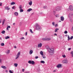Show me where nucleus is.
<instances>
[{"mask_svg":"<svg viewBox=\"0 0 73 73\" xmlns=\"http://www.w3.org/2000/svg\"><path fill=\"white\" fill-rule=\"evenodd\" d=\"M5 31H2L1 32V33H2V34H5Z\"/></svg>","mask_w":73,"mask_h":73,"instance_id":"a878e982","label":"nucleus"},{"mask_svg":"<svg viewBox=\"0 0 73 73\" xmlns=\"http://www.w3.org/2000/svg\"><path fill=\"white\" fill-rule=\"evenodd\" d=\"M62 65L61 64H58L57 66L56 67L58 68H61L62 67Z\"/></svg>","mask_w":73,"mask_h":73,"instance_id":"6e6552de","label":"nucleus"},{"mask_svg":"<svg viewBox=\"0 0 73 73\" xmlns=\"http://www.w3.org/2000/svg\"><path fill=\"white\" fill-rule=\"evenodd\" d=\"M42 40H43V41H45V40H46V38H43L42 39Z\"/></svg>","mask_w":73,"mask_h":73,"instance_id":"bb28decb","label":"nucleus"},{"mask_svg":"<svg viewBox=\"0 0 73 73\" xmlns=\"http://www.w3.org/2000/svg\"><path fill=\"white\" fill-rule=\"evenodd\" d=\"M56 17H59V15L58 14H57L56 16Z\"/></svg>","mask_w":73,"mask_h":73,"instance_id":"58836bf2","label":"nucleus"},{"mask_svg":"<svg viewBox=\"0 0 73 73\" xmlns=\"http://www.w3.org/2000/svg\"><path fill=\"white\" fill-rule=\"evenodd\" d=\"M7 31H8L9 30V29H8V27H7Z\"/></svg>","mask_w":73,"mask_h":73,"instance_id":"4d7b16f0","label":"nucleus"},{"mask_svg":"<svg viewBox=\"0 0 73 73\" xmlns=\"http://www.w3.org/2000/svg\"><path fill=\"white\" fill-rule=\"evenodd\" d=\"M17 65H18V64L17 63H15L14 64V66L15 67H17Z\"/></svg>","mask_w":73,"mask_h":73,"instance_id":"cd10ccee","label":"nucleus"},{"mask_svg":"<svg viewBox=\"0 0 73 73\" xmlns=\"http://www.w3.org/2000/svg\"><path fill=\"white\" fill-rule=\"evenodd\" d=\"M35 58L36 59H37L38 58V56H35Z\"/></svg>","mask_w":73,"mask_h":73,"instance_id":"c03bdc74","label":"nucleus"},{"mask_svg":"<svg viewBox=\"0 0 73 73\" xmlns=\"http://www.w3.org/2000/svg\"><path fill=\"white\" fill-rule=\"evenodd\" d=\"M19 9H23V6L21 5H20L19 7Z\"/></svg>","mask_w":73,"mask_h":73,"instance_id":"2eb2a0df","label":"nucleus"},{"mask_svg":"<svg viewBox=\"0 0 73 73\" xmlns=\"http://www.w3.org/2000/svg\"><path fill=\"white\" fill-rule=\"evenodd\" d=\"M4 23H5V20L4 19L3 20V22H2V25H4Z\"/></svg>","mask_w":73,"mask_h":73,"instance_id":"c85d7f7f","label":"nucleus"},{"mask_svg":"<svg viewBox=\"0 0 73 73\" xmlns=\"http://www.w3.org/2000/svg\"><path fill=\"white\" fill-rule=\"evenodd\" d=\"M1 19H0V23H1Z\"/></svg>","mask_w":73,"mask_h":73,"instance_id":"680f3d73","label":"nucleus"},{"mask_svg":"<svg viewBox=\"0 0 73 73\" xmlns=\"http://www.w3.org/2000/svg\"><path fill=\"white\" fill-rule=\"evenodd\" d=\"M15 15V16H18V15H19V13H18L17 12H16L15 13H14Z\"/></svg>","mask_w":73,"mask_h":73,"instance_id":"f3484780","label":"nucleus"},{"mask_svg":"<svg viewBox=\"0 0 73 73\" xmlns=\"http://www.w3.org/2000/svg\"><path fill=\"white\" fill-rule=\"evenodd\" d=\"M23 39H25L24 37L21 38V40H23Z\"/></svg>","mask_w":73,"mask_h":73,"instance_id":"603ef678","label":"nucleus"},{"mask_svg":"<svg viewBox=\"0 0 73 73\" xmlns=\"http://www.w3.org/2000/svg\"><path fill=\"white\" fill-rule=\"evenodd\" d=\"M54 22H53L52 23V24L53 25V26H54V25H55L54 24Z\"/></svg>","mask_w":73,"mask_h":73,"instance_id":"e433bc0d","label":"nucleus"},{"mask_svg":"<svg viewBox=\"0 0 73 73\" xmlns=\"http://www.w3.org/2000/svg\"><path fill=\"white\" fill-rule=\"evenodd\" d=\"M27 32H26L25 34V35L26 36H27Z\"/></svg>","mask_w":73,"mask_h":73,"instance_id":"de8ad7c7","label":"nucleus"},{"mask_svg":"<svg viewBox=\"0 0 73 73\" xmlns=\"http://www.w3.org/2000/svg\"><path fill=\"white\" fill-rule=\"evenodd\" d=\"M33 52V51L32 50H30L29 52L30 54H32Z\"/></svg>","mask_w":73,"mask_h":73,"instance_id":"9b49d317","label":"nucleus"},{"mask_svg":"<svg viewBox=\"0 0 73 73\" xmlns=\"http://www.w3.org/2000/svg\"><path fill=\"white\" fill-rule=\"evenodd\" d=\"M9 72L10 73H13V72H12V71H11V70H9Z\"/></svg>","mask_w":73,"mask_h":73,"instance_id":"ea45409f","label":"nucleus"},{"mask_svg":"<svg viewBox=\"0 0 73 73\" xmlns=\"http://www.w3.org/2000/svg\"><path fill=\"white\" fill-rule=\"evenodd\" d=\"M56 72V70H54L53 71V72Z\"/></svg>","mask_w":73,"mask_h":73,"instance_id":"e2e57ef3","label":"nucleus"},{"mask_svg":"<svg viewBox=\"0 0 73 73\" xmlns=\"http://www.w3.org/2000/svg\"><path fill=\"white\" fill-rule=\"evenodd\" d=\"M62 62L63 63H64V64H65V60H62Z\"/></svg>","mask_w":73,"mask_h":73,"instance_id":"79ce46f5","label":"nucleus"},{"mask_svg":"<svg viewBox=\"0 0 73 73\" xmlns=\"http://www.w3.org/2000/svg\"><path fill=\"white\" fill-rule=\"evenodd\" d=\"M58 30H59V29L57 28L56 29L55 31V32H57V31H58Z\"/></svg>","mask_w":73,"mask_h":73,"instance_id":"5701e85b","label":"nucleus"},{"mask_svg":"<svg viewBox=\"0 0 73 73\" xmlns=\"http://www.w3.org/2000/svg\"><path fill=\"white\" fill-rule=\"evenodd\" d=\"M28 63H29V64H32V65H34L35 64V62L33 61H31V60H29L28 62Z\"/></svg>","mask_w":73,"mask_h":73,"instance_id":"7ed1b4c3","label":"nucleus"},{"mask_svg":"<svg viewBox=\"0 0 73 73\" xmlns=\"http://www.w3.org/2000/svg\"><path fill=\"white\" fill-rule=\"evenodd\" d=\"M68 50H71V48H68Z\"/></svg>","mask_w":73,"mask_h":73,"instance_id":"3c124183","label":"nucleus"},{"mask_svg":"<svg viewBox=\"0 0 73 73\" xmlns=\"http://www.w3.org/2000/svg\"><path fill=\"white\" fill-rule=\"evenodd\" d=\"M14 48H17V47L16 46H14Z\"/></svg>","mask_w":73,"mask_h":73,"instance_id":"6e6d98bb","label":"nucleus"},{"mask_svg":"<svg viewBox=\"0 0 73 73\" xmlns=\"http://www.w3.org/2000/svg\"><path fill=\"white\" fill-rule=\"evenodd\" d=\"M24 69H22V71L23 72H24Z\"/></svg>","mask_w":73,"mask_h":73,"instance_id":"13d9d810","label":"nucleus"},{"mask_svg":"<svg viewBox=\"0 0 73 73\" xmlns=\"http://www.w3.org/2000/svg\"><path fill=\"white\" fill-rule=\"evenodd\" d=\"M5 9L8 10V11H9V9H10V8H9L8 6H5Z\"/></svg>","mask_w":73,"mask_h":73,"instance_id":"f8f14e48","label":"nucleus"},{"mask_svg":"<svg viewBox=\"0 0 73 73\" xmlns=\"http://www.w3.org/2000/svg\"><path fill=\"white\" fill-rule=\"evenodd\" d=\"M72 31H73V26L72 27Z\"/></svg>","mask_w":73,"mask_h":73,"instance_id":"0e129e2a","label":"nucleus"},{"mask_svg":"<svg viewBox=\"0 0 73 73\" xmlns=\"http://www.w3.org/2000/svg\"><path fill=\"white\" fill-rule=\"evenodd\" d=\"M30 32L31 33H33V31H32V29H30Z\"/></svg>","mask_w":73,"mask_h":73,"instance_id":"473e14b6","label":"nucleus"},{"mask_svg":"<svg viewBox=\"0 0 73 73\" xmlns=\"http://www.w3.org/2000/svg\"><path fill=\"white\" fill-rule=\"evenodd\" d=\"M69 8L70 11H73V7L72 5L70 6Z\"/></svg>","mask_w":73,"mask_h":73,"instance_id":"1a4fd4ad","label":"nucleus"},{"mask_svg":"<svg viewBox=\"0 0 73 73\" xmlns=\"http://www.w3.org/2000/svg\"><path fill=\"white\" fill-rule=\"evenodd\" d=\"M56 9L57 11H60L61 9V7L59 6H57L56 7Z\"/></svg>","mask_w":73,"mask_h":73,"instance_id":"423d86ee","label":"nucleus"},{"mask_svg":"<svg viewBox=\"0 0 73 73\" xmlns=\"http://www.w3.org/2000/svg\"><path fill=\"white\" fill-rule=\"evenodd\" d=\"M9 52H10V50H7V53L8 54H9Z\"/></svg>","mask_w":73,"mask_h":73,"instance_id":"4c0bfd02","label":"nucleus"},{"mask_svg":"<svg viewBox=\"0 0 73 73\" xmlns=\"http://www.w3.org/2000/svg\"><path fill=\"white\" fill-rule=\"evenodd\" d=\"M7 27L8 28H11V26H7Z\"/></svg>","mask_w":73,"mask_h":73,"instance_id":"a18cd8bd","label":"nucleus"},{"mask_svg":"<svg viewBox=\"0 0 73 73\" xmlns=\"http://www.w3.org/2000/svg\"><path fill=\"white\" fill-rule=\"evenodd\" d=\"M6 72H8V71L7 70H6Z\"/></svg>","mask_w":73,"mask_h":73,"instance_id":"338daca9","label":"nucleus"},{"mask_svg":"<svg viewBox=\"0 0 73 73\" xmlns=\"http://www.w3.org/2000/svg\"><path fill=\"white\" fill-rule=\"evenodd\" d=\"M56 10H54L53 12V13H54V15L55 14V13H56Z\"/></svg>","mask_w":73,"mask_h":73,"instance_id":"a19ab883","label":"nucleus"},{"mask_svg":"<svg viewBox=\"0 0 73 73\" xmlns=\"http://www.w3.org/2000/svg\"><path fill=\"white\" fill-rule=\"evenodd\" d=\"M45 47L47 49L48 51L50 53V55H53L54 52V48H50L49 47L48 45L45 46Z\"/></svg>","mask_w":73,"mask_h":73,"instance_id":"f257e3e1","label":"nucleus"},{"mask_svg":"<svg viewBox=\"0 0 73 73\" xmlns=\"http://www.w3.org/2000/svg\"><path fill=\"white\" fill-rule=\"evenodd\" d=\"M42 57L43 58H46V57L45 56H43Z\"/></svg>","mask_w":73,"mask_h":73,"instance_id":"49530a36","label":"nucleus"},{"mask_svg":"<svg viewBox=\"0 0 73 73\" xmlns=\"http://www.w3.org/2000/svg\"><path fill=\"white\" fill-rule=\"evenodd\" d=\"M54 35H55V36H57V34H56V33H55L54 34Z\"/></svg>","mask_w":73,"mask_h":73,"instance_id":"bf43d9fd","label":"nucleus"},{"mask_svg":"<svg viewBox=\"0 0 73 73\" xmlns=\"http://www.w3.org/2000/svg\"><path fill=\"white\" fill-rule=\"evenodd\" d=\"M15 23H13V25H15Z\"/></svg>","mask_w":73,"mask_h":73,"instance_id":"69168bd1","label":"nucleus"},{"mask_svg":"<svg viewBox=\"0 0 73 73\" xmlns=\"http://www.w3.org/2000/svg\"><path fill=\"white\" fill-rule=\"evenodd\" d=\"M43 8H44V9H47V7L46 6H45L43 7Z\"/></svg>","mask_w":73,"mask_h":73,"instance_id":"7c9ffc66","label":"nucleus"},{"mask_svg":"<svg viewBox=\"0 0 73 73\" xmlns=\"http://www.w3.org/2000/svg\"><path fill=\"white\" fill-rule=\"evenodd\" d=\"M15 6H14L12 7V9H15Z\"/></svg>","mask_w":73,"mask_h":73,"instance_id":"37998d69","label":"nucleus"},{"mask_svg":"<svg viewBox=\"0 0 73 73\" xmlns=\"http://www.w3.org/2000/svg\"><path fill=\"white\" fill-rule=\"evenodd\" d=\"M73 14L72 13H70L69 14V19H72V17H73Z\"/></svg>","mask_w":73,"mask_h":73,"instance_id":"39448f33","label":"nucleus"},{"mask_svg":"<svg viewBox=\"0 0 73 73\" xmlns=\"http://www.w3.org/2000/svg\"><path fill=\"white\" fill-rule=\"evenodd\" d=\"M0 6H2V3L0 2Z\"/></svg>","mask_w":73,"mask_h":73,"instance_id":"8fccbe9b","label":"nucleus"},{"mask_svg":"<svg viewBox=\"0 0 73 73\" xmlns=\"http://www.w3.org/2000/svg\"><path fill=\"white\" fill-rule=\"evenodd\" d=\"M20 12H23L24 11V10H23V9H20L19 10Z\"/></svg>","mask_w":73,"mask_h":73,"instance_id":"b1692460","label":"nucleus"},{"mask_svg":"<svg viewBox=\"0 0 73 73\" xmlns=\"http://www.w3.org/2000/svg\"><path fill=\"white\" fill-rule=\"evenodd\" d=\"M62 56L64 58H65V57H66V56L65 55H62Z\"/></svg>","mask_w":73,"mask_h":73,"instance_id":"f704fd0d","label":"nucleus"},{"mask_svg":"<svg viewBox=\"0 0 73 73\" xmlns=\"http://www.w3.org/2000/svg\"><path fill=\"white\" fill-rule=\"evenodd\" d=\"M1 46H4V43H2L1 44Z\"/></svg>","mask_w":73,"mask_h":73,"instance_id":"2f4dec72","label":"nucleus"},{"mask_svg":"<svg viewBox=\"0 0 73 73\" xmlns=\"http://www.w3.org/2000/svg\"><path fill=\"white\" fill-rule=\"evenodd\" d=\"M10 37L9 36H7L5 37V39H6V40H7V39H9Z\"/></svg>","mask_w":73,"mask_h":73,"instance_id":"4be33fe9","label":"nucleus"},{"mask_svg":"<svg viewBox=\"0 0 73 73\" xmlns=\"http://www.w3.org/2000/svg\"><path fill=\"white\" fill-rule=\"evenodd\" d=\"M51 38H46V40L47 41H49L50 40Z\"/></svg>","mask_w":73,"mask_h":73,"instance_id":"412c9836","label":"nucleus"},{"mask_svg":"<svg viewBox=\"0 0 73 73\" xmlns=\"http://www.w3.org/2000/svg\"><path fill=\"white\" fill-rule=\"evenodd\" d=\"M25 73H29V72H26Z\"/></svg>","mask_w":73,"mask_h":73,"instance_id":"5fc2aeb1","label":"nucleus"},{"mask_svg":"<svg viewBox=\"0 0 73 73\" xmlns=\"http://www.w3.org/2000/svg\"><path fill=\"white\" fill-rule=\"evenodd\" d=\"M20 53H21L20 52H18L16 56V58H15V59L16 60H17V59H18V58L19 57V56L20 55Z\"/></svg>","mask_w":73,"mask_h":73,"instance_id":"20e7f679","label":"nucleus"},{"mask_svg":"<svg viewBox=\"0 0 73 73\" xmlns=\"http://www.w3.org/2000/svg\"><path fill=\"white\" fill-rule=\"evenodd\" d=\"M0 39L1 40V37H0Z\"/></svg>","mask_w":73,"mask_h":73,"instance_id":"774afa93","label":"nucleus"},{"mask_svg":"<svg viewBox=\"0 0 73 73\" xmlns=\"http://www.w3.org/2000/svg\"><path fill=\"white\" fill-rule=\"evenodd\" d=\"M57 24H56V25H55V27H57Z\"/></svg>","mask_w":73,"mask_h":73,"instance_id":"864d4df0","label":"nucleus"},{"mask_svg":"<svg viewBox=\"0 0 73 73\" xmlns=\"http://www.w3.org/2000/svg\"><path fill=\"white\" fill-rule=\"evenodd\" d=\"M16 4V3L15 2H12V3H11V5H15Z\"/></svg>","mask_w":73,"mask_h":73,"instance_id":"6ab92c4d","label":"nucleus"},{"mask_svg":"<svg viewBox=\"0 0 73 73\" xmlns=\"http://www.w3.org/2000/svg\"><path fill=\"white\" fill-rule=\"evenodd\" d=\"M29 4L30 5H32V1H31L30 2H29Z\"/></svg>","mask_w":73,"mask_h":73,"instance_id":"dca6fc26","label":"nucleus"},{"mask_svg":"<svg viewBox=\"0 0 73 73\" xmlns=\"http://www.w3.org/2000/svg\"><path fill=\"white\" fill-rule=\"evenodd\" d=\"M60 20L61 21H64V17L63 16L61 17H60Z\"/></svg>","mask_w":73,"mask_h":73,"instance_id":"ddd939ff","label":"nucleus"},{"mask_svg":"<svg viewBox=\"0 0 73 73\" xmlns=\"http://www.w3.org/2000/svg\"><path fill=\"white\" fill-rule=\"evenodd\" d=\"M40 54L42 56H43L44 54H43V52L42 51H41L40 52Z\"/></svg>","mask_w":73,"mask_h":73,"instance_id":"aec40b11","label":"nucleus"},{"mask_svg":"<svg viewBox=\"0 0 73 73\" xmlns=\"http://www.w3.org/2000/svg\"><path fill=\"white\" fill-rule=\"evenodd\" d=\"M65 64H67L68 63V60H65Z\"/></svg>","mask_w":73,"mask_h":73,"instance_id":"c756f323","label":"nucleus"},{"mask_svg":"<svg viewBox=\"0 0 73 73\" xmlns=\"http://www.w3.org/2000/svg\"><path fill=\"white\" fill-rule=\"evenodd\" d=\"M71 54L72 55V57H73V51H72L71 52Z\"/></svg>","mask_w":73,"mask_h":73,"instance_id":"72a5a7b5","label":"nucleus"},{"mask_svg":"<svg viewBox=\"0 0 73 73\" xmlns=\"http://www.w3.org/2000/svg\"><path fill=\"white\" fill-rule=\"evenodd\" d=\"M73 36H71V37H69V36L68 35V41H69V40L70 39V40H72V39H73Z\"/></svg>","mask_w":73,"mask_h":73,"instance_id":"0eeeda50","label":"nucleus"},{"mask_svg":"<svg viewBox=\"0 0 73 73\" xmlns=\"http://www.w3.org/2000/svg\"><path fill=\"white\" fill-rule=\"evenodd\" d=\"M36 29L38 31H40L41 29V27L40 26L38 25V24H37Z\"/></svg>","mask_w":73,"mask_h":73,"instance_id":"f03ea898","label":"nucleus"},{"mask_svg":"<svg viewBox=\"0 0 73 73\" xmlns=\"http://www.w3.org/2000/svg\"><path fill=\"white\" fill-rule=\"evenodd\" d=\"M64 33L65 34H66L68 33V31H64Z\"/></svg>","mask_w":73,"mask_h":73,"instance_id":"c9c22d12","label":"nucleus"},{"mask_svg":"<svg viewBox=\"0 0 73 73\" xmlns=\"http://www.w3.org/2000/svg\"><path fill=\"white\" fill-rule=\"evenodd\" d=\"M42 46V43H40L38 44V48H41Z\"/></svg>","mask_w":73,"mask_h":73,"instance_id":"9d476101","label":"nucleus"},{"mask_svg":"<svg viewBox=\"0 0 73 73\" xmlns=\"http://www.w3.org/2000/svg\"><path fill=\"white\" fill-rule=\"evenodd\" d=\"M1 62V59H0V63Z\"/></svg>","mask_w":73,"mask_h":73,"instance_id":"052dcab7","label":"nucleus"},{"mask_svg":"<svg viewBox=\"0 0 73 73\" xmlns=\"http://www.w3.org/2000/svg\"><path fill=\"white\" fill-rule=\"evenodd\" d=\"M70 22H71V23H72V22H73V21L72 20V19H70Z\"/></svg>","mask_w":73,"mask_h":73,"instance_id":"09e8293b","label":"nucleus"},{"mask_svg":"<svg viewBox=\"0 0 73 73\" xmlns=\"http://www.w3.org/2000/svg\"><path fill=\"white\" fill-rule=\"evenodd\" d=\"M40 63H42V64H45V61L42 60L40 61Z\"/></svg>","mask_w":73,"mask_h":73,"instance_id":"393cba45","label":"nucleus"},{"mask_svg":"<svg viewBox=\"0 0 73 73\" xmlns=\"http://www.w3.org/2000/svg\"><path fill=\"white\" fill-rule=\"evenodd\" d=\"M32 10V9L30 8L27 10V12H30Z\"/></svg>","mask_w":73,"mask_h":73,"instance_id":"a211bd4d","label":"nucleus"},{"mask_svg":"<svg viewBox=\"0 0 73 73\" xmlns=\"http://www.w3.org/2000/svg\"><path fill=\"white\" fill-rule=\"evenodd\" d=\"M1 67L2 68H3V69H7V67L5 66H2Z\"/></svg>","mask_w":73,"mask_h":73,"instance_id":"4468645a","label":"nucleus"}]
</instances>
